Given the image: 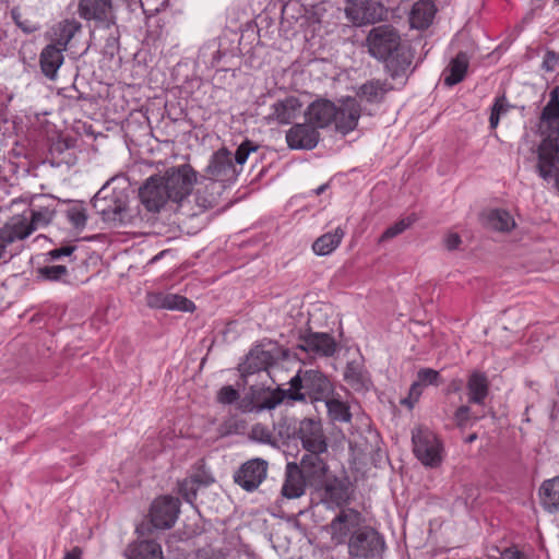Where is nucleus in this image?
<instances>
[{
	"label": "nucleus",
	"instance_id": "5fc2aeb1",
	"mask_svg": "<svg viewBox=\"0 0 559 559\" xmlns=\"http://www.w3.org/2000/svg\"><path fill=\"white\" fill-rule=\"evenodd\" d=\"M559 61V56L554 51H547L543 61V68L551 72L555 70L557 63Z\"/></svg>",
	"mask_w": 559,
	"mask_h": 559
},
{
	"label": "nucleus",
	"instance_id": "e433bc0d",
	"mask_svg": "<svg viewBox=\"0 0 559 559\" xmlns=\"http://www.w3.org/2000/svg\"><path fill=\"white\" fill-rule=\"evenodd\" d=\"M27 213V221L33 228V233L38 229L46 227L53 219L56 210L53 201H49L48 204H33L28 210L24 211Z\"/></svg>",
	"mask_w": 559,
	"mask_h": 559
},
{
	"label": "nucleus",
	"instance_id": "c85d7f7f",
	"mask_svg": "<svg viewBox=\"0 0 559 559\" xmlns=\"http://www.w3.org/2000/svg\"><path fill=\"white\" fill-rule=\"evenodd\" d=\"M56 44L47 45L40 52L39 63L44 75L50 80L55 79L58 70L63 63V51Z\"/></svg>",
	"mask_w": 559,
	"mask_h": 559
},
{
	"label": "nucleus",
	"instance_id": "de8ad7c7",
	"mask_svg": "<svg viewBox=\"0 0 559 559\" xmlns=\"http://www.w3.org/2000/svg\"><path fill=\"white\" fill-rule=\"evenodd\" d=\"M285 399L290 400V392L289 388L284 389H276L275 391L271 392L267 396L263 399L261 402V408L263 409H274L276 406H278Z\"/></svg>",
	"mask_w": 559,
	"mask_h": 559
},
{
	"label": "nucleus",
	"instance_id": "58836bf2",
	"mask_svg": "<svg viewBox=\"0 0 559 559\" xmlns=\"http://www.w3.org/2000/svg\"><path fill=\"white\" fill-rule=\"evenodd\" d=\"M486 225L497 231H510L515 227L514 218L506 210H491L486 214Z\"/></svg>",
	"mask_w": 559,
	"mask_h": 559
},
{
	"label": "nucleus",
	"instance_id": "c9c22d12",
	"mask_svg": "<svg viewBox=\"0 0 559 559\" xmlns=\"http://www.w3.org/2000/svg\"><path fill=\"white\" fill-rule=\"evenodd\" d=\"M127 559H163L162 546L155 540L134 542L124 552Z\"/></svg>",
	"mask_w": 559,
	"mask_h": 559
},
{
	"label": "nucleus",
	"instance_id": "72a5a7b5",
	"mask_svg": "<svg viewBox=\"0 0 559 559\" xmlns=\"http://www.w3.org/2000/svg\"><path fill=\"white\" fill-rule=\"evenodd\" d=\"M81 28L82 24L74 17L60 21L51 28V44L67 49L68 44Z\"/></svg>",
	"mask_w": 559,
	"mask_h": 559
},
{
	"label": "nucleus",
	"instance_id": "680f3d73",
	"mask_svg": "<svg viewBox=\"0 0 559 559\" xmlns=\"http://www.w3.org/2000/svg\"><path fill=\"white\" fill-rule=\"evenodd\" d=\"M117 43V36L115 35H110V37L108 38V46H115Z\"/></svg>",
	"mask_w": 559,
	"mask_h": 559
},
{
	"label": "nucleus",
	"instance_id": "3c124183",
	"mask_svg": "<svg viewBox=\"0 0 559 559\" xmlns=\"http://www.w3.org/2000/svg\"><path fill=\"white\" fill-rule=\"evenodd\" d=\"M217 399L222 404H233L239 399V393L231 385H226L219 390Z\"/></svg>",
	"mask_w": 559,
	"mask_h": 559
},
{
	"label": "nucleus",
	"instance_id": "2eb2a0df",
	"mask_svg": "<svg viewBox=\"0 0 559 559\" xmlns=\"http://www.w3.org/2000/svg\"><path fill=\"white\" fill-rule=\"evenodd\" d=\"M321 135L314 126L306 120L304 123H295L285 134L287 146L290 150L310 151L320 142Z\"/></svg>",
	"mask_w": 559,
	"mask_h": 559
},
{
	"label": "nucleus",
	"instance_id": "4468645a",
	"mask_svg": "<svg viewBox=\"0 0 559 559\" xmlns=\"http://www.w3.org/2000/svg\"><path fill=\"white\" fill-rule=\"evenodd\" d=\"M537 131L543 139L559 140V87L549 93V100L542 110Z\"/></svg>",
	"mask_w": 559,
	"mask_h": 559
},
{
	"label": "nucleus",
	"instance_id": "412c9836",
	"mask_svg": "<svg viewBox=\"0 0 559 559\" xmlns=\"http://www.w3.org/2000/svg\"><path fill=\"white\" fill-rule=\"evenodd\" d=\"M270 110L271 112L266 117L267 122L289 124L300 115L302 103L296 96H286L272 104Z\"/></svg>",
	"mask_w": 559,
	"mask_h": 559
},
{
	"label": "nucleus",
	"instance_id": "6ab92c4d",
	"mask_svg": "<svg viewBox=\"0 0 559 559\" xmlns=\"http://www.w3.org/2000/svg\"><path fill=\"white\" fill-rule=\"evenodd\" d=\"M537 159L538 175L545 180L550 179L559 163V140L542 139L537 147Z\"/></svg>",
	"mask_w": 559,
	"mask_h": 559
},
{
	"label": "nucleus",
	"instance_id": "f8f14e48",
	"mask_svg": "<svg viewBox=\"0 0 559 559\" xmlns=\"http://www.w3.org/2000/svg\"><path fill=\"white\" fill-rule=\"evenodd\" d=\"M361 515L354 509H342L340 513L328 525V532L335 545H343L348 542L352 534L360 528Z\"/></svg>",
	"mask_w": 559,
	"mask_h": 559
},
{
	"label": "nucleus",
	"instance_id": "5701e85b",
	"mask_svg": "<svg viewBox=\"0 0 559 559\" xmlns=\"http://www.w3.org/2000/svg\"><path fill=\"white\" fill-rule=\"evenodd\" d=\"M334 114L335 103L326 98H318L308 105L305 118L319 131L332 126Z\"/></svg>",
	"mask_w": 559,
	"mask_h": 559
},
{
	"label": "nucleus",
	"instance_id": "4be33fe9",
	"mask_svg": "<svg viewBox=\"0 0 559 559\" xmlns=\"http://www.w3.org/2000/svg\"><path fill=\"white\" fill-rule=\"evenodd\" d=\"M322 453L308 452L298 464L299 471L306 477L308 484L313 487H319L323 483L329 469L326 462L320 456Z\"/></svg>",
	"mask_w": 559,
	"mask_h": 559
},
{
	"label": "nucleus",
	"instance_id": "37998d69",
	"mask_svg": "<svg viewBox=\"0 0 559 559\" xmlns=\"http://www.w3.org/2000/svg\"><path fill=\"white\" fill-rule=\"evenodd\" d=\"M66 216L68 221L73 225L76 229H82L86 225L87 214L86 209L83 203L76 202L72 203L66 210Z\"/></svg>",
	"mask_w": 559,
	"mask_h": 559
},
{
	"label": "nucleus",
	"instance_id": "a878e982",
	"mask_svg": "<svg viewBox=\"0 0 559 559\" xmlns=\"http://www.w3.org/2000/svg\"><path fill=\"white\" fill-rule=\"evenodd\" d=\"M392 85L388 81L372 79L366 81L364 84L357 87L356 96L359 103L368 105H379L384 100V97Z\"/></svg>",
	"mask_w": 559,
	"mask_h": 559
},
{
	"label": "nucleus",
	"instance_id": "603ef678",
	"mask_svg": "<svg viewBox=\"0 0 559 559\" xmlns=\"http://www.w3.org/2000/svg\"><path fill=\"white\" fill-rule=\"evenodd\" d=\"M164 299L163 292L148 293L146 295V304L153 309H164Z\"/></svg>",
	"mask_w": 559,
	"mask_h": 559
},
{
	"label": "nucleus",
	"instance_id": "79ce46f5",
	"mask_svg": "<svg viewBox=\"0 0 559 559\" xmlns=\"http://www.w3.org/2000/svg\"><path fill=\"white\" fill-rule=\"evenodd\" d=\"M38 277L50 282H62L69 275L64 264L45 265L37 270Z\"/></svg>",
	"mask_w": 559,
	"mask_h": 559
},
{
	"label": "nucleus",
	"instance_id": "aec40b11",
	"mask_svg": "<svg viewBox=\"0 0 559 559\" xmlns=\"http://www.w3.org/2000/svg\"><path fill=\"white\" fill-rule=\"evenodd\" d=\"M336 342L328 333L309 332L300 337L298 348L314 356L331 357L336 352Z\"/></svg>",
	"mask_w": 559,
	"mask_h": 559
},
{
	"label": "nucleus",
	"instance_id": "f704fd0d",
	"mask_svg": "<svg viewBox=\"0 0 559 559\" xmlns=\"http://www.w3.org/2000/svg\"><path fill=\"white\" fill-rule=\"evenodd\" d=\"M468 402L483 405L489 393V382L487 376L480 371H473L467 380Z\"/></svg>",
	"mask_w": 559,
	"mask_h": 559
},
{
	"label": "nucleus",
	"instance_id": "1a4fd4ad",
	"mask_svg": "<svg viewBox=\"0 0 559 559\" xmlns=\"http://www.w3.org/2000/svg\"><path fill=\"white\" fill-rule=\"evenodd\" d=\"M345 14L354 25L362 26L384 20L386 9L377 0H346Z\"/></svg>",
	"mask_w": 559,
	"mask_h": 559
},
{
	"label": "nucleus",
	"instance_id": "ddd939ff",
	"mask_svg": "<svg viewBox=\"0 0 559 559\" xmlns=\"http://www.w3.org/2000/svg\"><path fill=\"white\" fill-rule=\"evenodd\" d=\"M198 185L194 193L195 206L185 211V215L187 216H195L214 207L218 203L225 188L224 185L205 177L198 181Z\"/></svg>",
	"mask_w": 559,
	"mask_h": 559
},
{
	"label": "nucleus",
	"instance_id": "473e14b6",
	"mask_svg": "<svg viewBox=\"0 0 559 559\" xmlns=\"http://www.w3.org/2000/svg\"><path fill=\"white\" fill-rule=\"evenodd\" d=\"M436 12L437 9L432 1L421 0L416 2L409 13L411 27L416 29H425L429 27Z\"/></svg>",
	"mask_w": 559,
	"mask_h": 559
},
{
	"label": "nucleus",
	"instance_id": "ea45409f",
	"mask_svg": "<svg viewBox=\"0 0 559 559\" xmlns=\"http://www.w3.org/2000/svg\"><path fill=\"white\" fill-rule=\"evenodd\" d=\"M325 406L328 408V414L333 421L340 423H349L352 419V414L349 411V406L347 403L335 399V397H326L324 400Z\"/></svg>",
	"mask_w": 559,
	"mask_h": 559
},
{
	"label": "nucleus",
	"instance_id": "69168bd1",
	"mask_svg": "<svg viewBox=\"0 0 559 559\" xmlns=\"http://www.w3.org/2000/svg\"><path fill=\"white\" fill-rule=\"evenodd\" d=\"M556 3H559V0H555Z\"/></svg>",
	"mask_w": 559,
	"mask_h": 559
},
{
	"label": "nucleus",
	"instance_id": "20e7f679",
	"mask_svg": "<svg viewBox=\"0 0 559 559\" xmlns=\"http://www.w3.org/2000/svg\"><path fill=\"white\" fill-rule=\"evenodd\" d=\"M109 180L98 190L93 199V207L108 223H123L129 197L126 190H109Z\"/></svg>",
	"mask_w": 559,
	"mask_h": 559
},
{
	"label": "nucleus",
	"instance_id": "c03bdc74",
	"mask_svg": "<svg viewBox=\"0 0 559 559\" xmlns=\"http://www.w3.org/2000/svg\"><path fill=\"white\" fill-rule=\"evenodd\" d=\"M510 104L506 95L496 97L495 103L491 107V114L489 117V123L491 129H496L499 124L500 117L509 111Z\"/></svg>",
	"mask_w": 559,
	"mask_h": 559
},
{
	"label": "nucleus",
	"instance_id": "39448f33",
	"mask_svg": "<svg viewBox=\"0 0 559 559\" xmlns=\"http://www.w3.org/2000/svg\"><path fill=\"white\" fill-rule=\"evenodd\" d=\"M413 451L417 460L427 467H438L443 460V445L438 436L426 427L412 431Z\"/></svg>",
	"mask_w": 559,
	"mask_h": 559
},
{
	"label": "nucleus",
	"instance_id": "49530a36",
	"mask_svg": "<svg viewBox=\"0 0 559 559\" xmlns=\"http://www.w3.org/2000/svg\"><path fill=\"white\" fill-rule=\"evenodd\" d=\"M414 222H415V218H413L412 216L404 217V218L397 221L395 224L388 227L383 231V234L380 237V241H386L389 239H392V238L399 236L400 234L405 231L407 228H409Z\"/></svg>",
	"mask_w": 559,
	"mask_h": 559
},
{
	"label": "nucleus",
	"instance_id": "f3484780",
	"mask_svg": "<svg viewBox=\"0 0 559 559\" xmlns=\"http://www.w3.org/2000/svg\"><path fill=\"white\" fill-rule=\"evenodd\" d=\"M141 203L150 212H158L169 201L163 178L151 176L139 190Z\"/></svg>",
	"mask_w": 559,
	"mask_h": 559
},
{
	"label": "nucleus",
	"instance_id": "bb28decb",
	"mask_svg": "<svg viewBox=\"0 0 559 559\" xmlns=\"http://www.w3.org/2000/svg\"><path fill=\"white\" fill-rule=\"evenodd\" d=\"M344 380L352 390L358 393H365L372 386L370 376L364 364L356 360L347 362Z\"/></svg>",
	"mask_w": 559,
	"mask_h": 559
},
{
	"label": "nucleus",
	"instance_id": "f257e3e1",
	"mask_svg": "<svg viewBox=\"0 0 559 559\" xmlns=\"http://www.w3.org/2000/svg\"><path fill=\"white\" fill-rule=\"evenodd\" d=\"M366 46L371 57L385 62L393 79L405 74L412 64V53L402 45L401 35L392 25L372 27L366 38Z\"/></svg>",
	"mask_w": 559,
	"mask_h": 559
},
{
	"label": "nucleus",
	"instance_id": "8fccbe9b",
	"mask_svg": "<svg viewBox=\"0 0 559 559\" xmlns=\"http://www.w3.org/2000/svg\"><path fill=\"white\" fill-rule=\"evenodd\" d=\"M74 251L75 247L70 245L52 249L46 253V261L52 262L62 258H71Z\"/></svg>",
	"mask_w": 559,
	"mask_h": 559
},
{
	"label": "nucleus",
	"instance_id": "7ed1b4c3",
	"mask_svg": "<svg viewBox=\"0 0 559 559\" xmlns=\"http://www.w3.org/2000/svg\"><path fill=\"white\" fill-rule=\"evenodd\" d=\"M163 178L169 201L176 203L178 209L185 214L188 201L193 186L198 183V173L190 164L168 168Z\"/></svg>",
	"mask_w": 559,
	"mask_h": 559
},
{
	"label": "nucleus",
	"instance_id": "7c9ffc66",
	"mask_svg": "<svg viewBox=\"0 0 559 559\" xmlns=\"http://www.w3.org/2000/svg\"><path fill=\"white\" fill-rule=\"evenodd\" d=\"M441 382L439 371L431 368H421L417 372V380L411 385L408 397L403 401L411 407L423 394V388L428 385H439Z\"/></svg>",
	"mask_w": 559,
	"mask_h": 559
},
{
	"label": "nucleus",
	"instance_id": "f03ea898",
	"mask_svg": "<svg viewBox=\"0 0 559 559\" xmlns=\"http://www.w3.org/2000/svg\"><path fill=\"white\" fill-rule=\"evenodd\" d=\"M289 392L292 401H324L332 392V383L320 370L299 369L289 381Z\"/></svg>",
	"mask_w": 559,
	"mask_h": 559
},
{
	"label": "nucleus",
	"instance_id": "864d4df0",
	"mask_svg": "<svg viewBox=\"0 0 559 559\" xmlns=\"http://www.w3.org/2000/svg\"><path fill=\"white\" fill-rule=\"evenodd\" d=\"M253 437L264 443H269L272 440V432L264 426L257 425L252 428Z\"/></svg>",
	"mask_w": 559,
	"mask_h": 559
},
{
	"label": "nucleus",
	"instance_id": "0e129e2a",
	"mask_svg": "<svg viewBox=\"0 0 559 559\" xmlns=\"http://www.w3.org/2000/svg\"><path fill=\"white\" fill-rule=\"evenodd\" d=\"M476 439V435H472L468 437V442H472Z\"/></svg>",
	"mask_w": 559,
	"mask_h": 559
},
{
	"label": "nucleus",
	"instance_id": "393cba45",
	"mask_svg": "<svg viewBox=\"0 0 559 559\" xmlns=\"http://www.w3.org/2000/svg\"><path fill=\"white\" fill-rule=\"evenodd\" d=\"M318 488L321 490L322 503L329 509L343 507L349 500L348 486L336 477L324 479Z\"/></svg>",
	"mask_w": 559,
	"mask_h": 559
},
{
	"label": "nucleus",
	"instance_id": "6e6552de",
	"mask_svg": "<svg viewBox=\"0 0 559 559\" xmlns=\"http://www.w3.org/2000/svg\"><path fill=\"white\" fill-rule=\"evenodd\" d=\"M78 14L87 22H94L98 27L109 29L116 26L117 16L112 0H79Z\"/></svg>",
	"mask_w": 559,
	"mask_h": 559
},
{
	"label": "nucleus",
	"instance_id": "4c0bfd02",
	"mask_svg": "<svg viewBox=\"0 0 559 559\" xmlns=\"http://www.w3.org/2000/svg\"><path fill=\"white\" fill-rule=\"evenodd\" d=\"M344 236L345 230L338 226L317 238L312 243V250L319 257L329 255L341 245Z\"/></svg>",
	"mask_w": 559,
	"mask_h": 559
},
{
	"label": "nucleus",
	"instance_id": "052dcab7",
	"mask_svg": "<svg viewBox=\"0 0 559 559\" xmlns=\"http://www.w3.org/2000/svg\"><path fill=\"white\" fill-rule=\"evenodd\" d=\"M193 559H211V558H210V551H209V550H205V549L199 550V551L194 555V558H193Z\"/></svg>",
	"mask_w": 559,
	"mask_h": 559
},
{
	"label": "nucleus",
	"instance_id": "9b49d317",
	"mask_svg": "<svg viewBox=\"0 0 559 559\" xmlns=\"http://www.w3.org/2000/svg\"><path fill=\"white\" fill-rule=\"evenodd\" d=\"M179 512L180 502L177 498L170 496L158 497L151 506V523L157 530H168L176 523Z\"/></svg>",
	"mask_w": 559,
	"mask_h": 559
},
{
	"label": "nucleus",
	"instance_id": "9d476101",
	"mask_svg": "<svg viewBox=\"0 0 559 559\" xmlns=\"http://www.w3.org/2000/svg\"><path fill=\"white\" fill-rule=\"evenodd\" d=\"M360 117L361 106L357 98L352 96L342 97L335 104L332 127L335 132L347 135L357 128Z\"/></svg>",
	"mask_w": 559,
	"mask_h": 559
},
{
	"label": "nucleus",
	"instance_id": "4d7b16f0",
	"mask_svg": "<svg viewBox=\"0 0 559 559\" xmlns=\"http://www.w3.org/2000/svg\"><path fill=\"white\" fill-rule=\"evenodd\" d=\"M444 243L449 250H454L461 243V238L457 234H451L447 236V238L444 239Z\"/></svg>",
	"mask_w": 559,
	"mask_h": 559
},
{
	"label": "nucleus",
	"instance_id": "dca6fc26",
	"mask_svg": "<svg viewBox=\"0 0 559 559\" xmlns=\"http://www.w3.org/2000/svg\"><path fill=\"white\" fill-rule=\"evenodd\" d=\"M267 474V463L261 459H252L243 463L234 475V480L246 491L255 490Z\"/></svg>",
	"mask_w": 559,
	"mask_h": 559
},
{
	"label": "nucleus",
	"instance_id": "423d86ee",
	"mask_svg": "<svg viewBox=\"0 0 559 559\" xmlns=\"http://www.w3.org/2000/svg\"><path fill=\"white\" fill-rule=\"evenodd\" d=\"M384 545L383 537L374 528L364 526L348 538V555L353 558H373L383 551Z\"/></svg>",
	"mask_w": 559,
	"mask_h": 559
},
{
	"label": "nucleus",
	"instance_id": "a18cd8bd",
	"mask_svg": "<svg viewBox=\"0 0 559 559\" xmlns=\"http://www.w3.org/2000/svg\"><path fill=\"white\" fill-rule=\"evenodd\" d=\"M200 483L201 481L198 476L185 478L179 483V492L187 502H193L197 497V490Z\"/></svg>",
	"mask_w": 559,
	"mask_h": 559
},
{
	"label": "nucleus",
	"instance_id": "a19ab883",
	"mask_svg": "<svg viewBox=\"0 0 559 559\" xmlns=\"http://www.w3.org/2000/svg\"><path fill=\"white\" fill-rule=\"evenodd\" d=\"M164 309L192 312L195 309L193 301L185 296L171 293H164Z\"/></svg>",
	"mask_w": 559,
	"mask_h": 559
},
{
	"label": "nucleus",
	"instance_id": "6e6d98bb",
	"mask_svg": "<svg viewBox=\"0 0 559 559\" xmlns=\"http://www.w3.org/2000/svg\"><path fill=\"white\" fill-rule=\"evenodd\" d=\"M501 559H528L516 547H508L500 554Z\"/></svg>",
	"mask_w": 559,
	"mask_h": 559
},
{
	"label": "nucleus",
	"instance_id": "13d9d810",
	"mask_svg": "<svg viewBox=\"0 0 559 559\" xmlns=\"http://www.w3.org/2000/svg\"><path fill=\"white\" fill-rule=\"evenodd\" d=\"M469 407L466 405L460 406L455 412V417L457 420H465L468 417Z\"/></svg>",
	"mask_w": 559,
	"mask_h": 559
},
{
	"label": "nucleus",
	"instance_id": "09e8293b",
	"mask_svg": "<svg viewBox=\"0 0 559 559\" xmlns=\"http://www.w3.org/2000/svg\"><path fill=\"white\" fill-rule=\"evenodd\" d=\"M257 150L258 145H255L252 141H243L236 150L235 156L233 157L234 163L238 168H242V165L247 162L249 155Z\"/></svg>",
	"mask_w": 559,
	"mask_h": 559
},
{
	"label": "nucleus",
	"instance_id": "b1692460",
	"mask_svg": "<svg viewBox=\"0 0 559 559\" xmlns=\"http://www.w3.org/2000/svg\"><path fill=\"white\" fill-rule=\"evenodd\" d=\"M33 234V228L27 221V213L12 216L0 228V247L5 248L8 245L23 240Z\"/></svg>",
	"mask_w": 559,
	"mask_h": 559
},
{
	"label": "nucleus",
	"instance_id": "bf43d9fd",
	"mask_svg": "<svg viewBox=\"0 0 559 559\" xmlns=\"http://www.w3.org/2000/svg\"><path fill=\"white\" fill-rule=\"evenodd\" d=\"M82 551L80 548L75 547L71 551H68L63 559H81Z\"/></svg>",
	"mask_w": 559,
	"mask_h": 559
},
{
	"label": "nucleus",
	"instance_id": "2f4dec72",
	"mask_svg": "<svg viewBox=\"0 0 559 559\" xmlns=\"http://www.w3.org/2000/svg\"><path fill=\"white\" fill-rule=\"evenodd\" d=\"M538 496L545 511L559 514V475L544 480L538 489Z\"/></svg>",
	"mask_w": 559,
	"mask_h": 559
},
{
	"label": "nucleus",
	"instance_id": "0eeeda50",
	"mask_svg": "<svg viewBox=\"0 0 559 559\" xmlns=\"http://www.w3.org/2000/svg\"><path fill=\"white\" fill-rule=\"evenodd\" d=\"M241 171L242 168L237 167L234 163L231 152L226 147L214 152L205 168L207 179L215 180L224 186L225 183H234Z\"/></svg>",
	"mask_w": 559,
	"mask_h": 559
},
{
	"label": "nucleus",
	"instance_id": "a211bd4d",
	"mask_svg": "<svg viewBox=\"0 0 559 559\" xmlns=\"http://www.w3.org/2000/svg\"><path fill=\"white\" fill-rule=\"evenodd\" d=\"M297 437L307 452H326L328 443L320 421L306 418L300 421Z\"/></svg>",
	"mask_w": 559,
	"mask_h": 559
},
{
	"label": "nucleus",
	"instance_id": "c756f323",
	"mask_svg": "<svg viewBox=\"0 0 559 559\" xmlns=\"http://www.w3.org/2000/svg\"><path fill=\"white\" fill-rule=\"evenodd\" d=\"M469 67V57L466 52L460 51L452 58L448 67L443 70V83L447 86H454L462 82Z\"/></svg>",
	"mask_w": 559,
	"mask_h": 559
},
{
	"label": "nucleus",
	"instance_id": "cd10ccee",
	"mask_svg": "<svg viewBox=\"0 0 559 559\" xmlns=\"http://www.w3.org/2000/svg\"><path fill=\"white\" fill-rule=\"evenodd\" d=\"M307 479L299 471L297 463L286 465V477L282 486V493L288 499H296L305 493Z\"/></svg>",
	"mask_w": 559,
	"mask_h": 559
},
{
	"label": "nucleus",
	"instance_id": "e2e57ef3",
	"mask_svg": "<svg viewBox=\"0 0 559 559\" xmlns=\"http://www.w3.org/2000/svg\"><path fill=\"white\" fill-rule=\"evenodd\" d=\"M324 190H325V185H322V186H320V187L316 190V193H317V194H320V193H322Z\"/></svg>",
	"mask_w": 559,
	"mask_h": 559
}]
</instances>
